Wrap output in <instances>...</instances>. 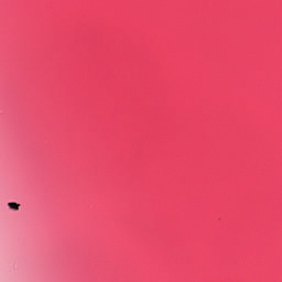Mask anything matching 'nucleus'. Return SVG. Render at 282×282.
<instances>
[{
	"label": "nucleus",
	"mask_w": 282,
	"mask_h": 282,
	"mask_svg": "<svg viewBox=\"0 0 282 282\" xmlns=\"http://www.w3.org/2000/svg\"><path fill=\"white\" fill-rule=\"evenodd\" d=\"M20 204H17V203H8V207L11 209V210H19L20 208Z\"/></svg>",
	"instance_id": "1"
}]
</instances>
